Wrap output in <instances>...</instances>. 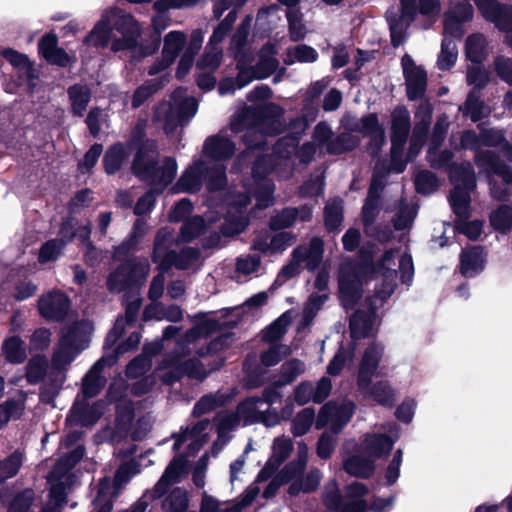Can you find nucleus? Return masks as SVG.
Returning a JSON list of instances; mask_svg holds the SVG:
<instances>
[{
    "instance_id": "1",
    "label": "nucleus",
    "mask_w": 512,
    "mask_h": 512,
    "mask_svg": "<svg viewBox=\"0 0 512 512\" xmlns=\"http://www.w3.org/2000/svg\"><path fill=\"white\" fill-rule=\"evenodd\" d=\"M280 123L274 117H262L257 109L245 108L237 113L230 124L234 133L244 132L243 140L247 150L241 153L234 163L232 170H239L242 163L256 158L252 168L251 183H244L242 191H230L225 198L226 215L221 224V231L226 236L241 233L248 224L246 207L250 203L249 194L256 198V207L263 209L273 204L274 185L266 177L275 171L279 177L287 178L294 167L293 156L301 162H309L317 151L315 143H305L297 149V139L287 136L278 141L272 155H262L260 146L264 144V136L276 134Z\"/></svg>"
},
{
    "instance_id": "2",
    "label": "nucleus",
    "mask_w": 512,
    "mask_h": 512,
    "mask_svg": "<svg viewBox=\"0 0 512 512\" xmlns=\"http://www.w3.org/2000/svg\"><path fill=\"white\" fill-rule=\"evenodd\" d=\"M398 251L389 250L384 253L376 266L367 263L369 256H361V263L345 261L338 274L339 298L346 309H352L363 293V285L370 275H374L377 283L375 294L370 300V311L355 312L350 319V331L353 339L373 336L379 325L375 310L388 299L396 287V255Z\"/></svg>"
},
{
    "instance_id": "3",
    "label": "nucleus",
    "mask_w": 512,
    "mask_h": 512,
    "mask_svg": "<svg viewBox=\"0 0 512 512\" xmlns=\"http://www.w3.org/2000/svg\"><path fill=\"white\" fill-rule=\"evenodd\" d=\"M219 323L207 318L197 324L181 338L171 354L166 355L158 365L155 375L164 383L171 384L183 375L203 380L207 376L204 366L199 362L198 356L217 353L229 344L230 337L221 336L204 346L201 341L216 331Z\"/></svg>"
},
{
    "instance_id": "4",
    "label": "nucleus",
    "mask_w": 512,
    "mask_h": 512,
    "mask_svg": "<svg viewBox=\"0 0 512 512\" xmlns=\"http://www.w3.org/2000/svg\"><path fill=\"white\" fill-rule=\"evenodd\" d=\"M141 35L139 22L130 14L117 7L103 10L100 19L83 40V46L106 48L111 41V50L120 52L133 50L135 53Z\"/></svg>"
},
{
    "instance_id": "5",
    "label": "nucleus",
    "mask_w": 512,
    "mask_h": 512,
    "mask_svg": "<svg viewBox=\"0 0 512 512\" xmlns=\"http://www.w3.org/2000/svg\"><path fill=\"white\" fill-rule=\"evenodd\" d=\"M454 189L450 194V204L458 220L455 229L471 240H476L482 233L483 223L479 220L466 221L469 215L470 191L476 185L475 174L470 163L452 166L449 171Z\"/></svg>"
},
{
    "instance_id": "6",
    "label": "nucleus",
    "mask_w": 512,
    "mask_h": 512,
    "mask_svg": "<svg viewBox=\"0 0 512 512\" xmlns=\"http://www.w3.org/2000/svg\"><path fill=\"white\" fill-rule=\"evenodd\" d=\"M92 331V323L88 320L75 322L63 330L61 338L54 348L51 360L52 368L57 371L54 385L56 390L65 381L63 372L82 351L88 348Z\"/></svg>"
},
{
    "instance_id": "7",
    "label": "nucleus",
    "mask_w": 512,
    "mask_h": 512,
    "mask_svg": "<svg viewBox=\"0 0 512 512\" xmlns=\"http://www.w3.org/2000/svg\"><path fill=\"white\" fill-rule=\"evenodd\" d=\"M277 48L275 44H265L259 53V59L256 65H253L254 57L251 53L247 58L239 57L238 74L235 78L227 77L223 79L218 86L221 96L234 93L253 80H260L269 77L278 68L279 62L275 55Z\"/></svg>"
},
{
    "instance_id": "8",
    "label": "nucleus",
    "mask_w": 512,
    "mask_h": 512,
    "mask_svg": "<svg viewBox=\"0 0 512 512\" xmlns=\"http://www.w3.org/2000/svg\"><path fill=\"white\" fill-rule=\"evenodd\" d=\"M155 155V143L147 141L137 152L133 171L141 180L149 182L155 191H162L175 178L178 165L172 157L156 162Z\"/></svg>"
},
{
    "instance_id": "9",
    "label": "nucleus",
    "mask_w": 512,
    "mask_h": 512,
    "mask_svg": "<svg viewBox=\"0 0 512 512\" xmlns=\"http://www.w3.org/2000/svg\"><path fill=\"white\" fill-rule=\"evenodd\" d=\"M401 15L396 16L391 12L387 14L391 32V41L394 46L403 43L410 24L421 15L428 22V26L437 21L442 10L441 0H399Z\"/></svg>"
},
{
    "instance_id": "10",
    "label": "nucleus",
    "mask_w": 512,
    "mask_h": 512,
    "mask_svg": "<svg viewBox=\"0 0 512 512\" xmlns=\"http://www.w3.org/2000/svg\"><path fill=\"white\" fill-rule=\"evenodd\" d=\"M226 168L224 165L207 163L204 159L194 160L182 173L172 193H194L201 189L204 181L210 191L221 189L226 183Z\"/></svg>"
},
{
    "instance_id": "11",
    "label": "nucleus",
    "mask_w": 512,
    "mask_h": 512,
    "mask_svg": "<svg viewBox=\"0 0 512 512\" xmlns=\"http://www.w3.org/2000/svg\"><path fill=\"white\" fill-rule=\"evenodd\" d=\"M84 448L77 446L70 454L61 458L51 471L48 481L51 485L49 501L42 512H60L66 501L67 488L73 484L71 469L83 457Z\"/></svg>"
},
{
    "instance_id": "12",
    "label": "nucleus",
    "mask_w": 512,
    "mask_h": 512,
    "mask_svg": "<svg viewBox=\"0 0 512 512\" xmlns=\"http://www.w3.org/2000/svg\"><path fill=\"white\" fill-rule=\"evenodd\" d=\"M198 103L187 91L178 88L174 91L171 101L160 103L154 113V120L162 124L167 134L178 126L189 122L197 113Z\"/></svg>"
},
{
    "instance_id": "13",
    "label": "nucleus",
    "mask_w": 512,
    "mask_h": 512,
    "mask_svg": "<svg viewBox=\"0 0 512 512\" xmlns=\"http://www.w3.org/2000/svg\"><path fill=\"white\" fill-rule=\"evenodd\" d=\"M368 490L359 482H354L346 489L345 498L342 499L338 484L335 480L329 481L323 492V501L333 512H363L369 507Z\"/></svg>"
},
{
    "instance_id": "14",
    "label": "nucleus",
    "mask_w": 512,
    "mask_h": 512,
    "mask_svg": "<svg viewBox=\"0 0 512 512\" xmlns=\"http://www.w3.org/2000/svg\"><path fill=\"white\" fill-rule=\"evenodd\" d=\"M173 240V235L167 229H161L155 239L154 261L159 263L162 270L172 266L178 269H187L193 266L199 258V250L195 248H185L180 254L167 250V244Z\"/></svg>"
},
{
    "instance_id": "15",
    "label": "nucleus",
    "mask_w": 512,
    "mask_h": 512,
    "mask_svg": "<svg viewBox=\"0 0 512 512\" xmlns=\"http://www.w3.org/2000/svg\"><path fill=\"white\" fill-rule=\"evenodd\" d=\"M461 148L475 152V163L484 173L499 174L506 182L512 181V169L504 164L498 156L491 151L482 150L481 134L474 131H465L461 136Z\"/></svg>"
},
{
    "instance_id": "16",
    "label": "nucleus",
    "mask_w": 512,
    "mask_h": 512,
    "mask_svg": "<svg viewBox=\"0 0 512 512\" xmlns=\"http://www.w3.org/2000/svg\"><path fill=\"white\" fill-rule=\"evenodd\" d=\"M391 118V162L388 171L401 173L406 168L402 154L410 131V113L405 107L399 106L393 110Z\"/></svg>"
},
{
    "instance_id": "17",
    "label": "nucleus",
    "mask_w": 512,
    "mask_h": 512,
    "mask_svg": "<svg viewBox=\"0 0 512 512\" xmlns=\"http://www.w3.org/2000/svg\"><path fill=\"white\" fill-rule=\"evenodd\" d=\"M149 269V262L146 258L129 259L110 273L107 279V287L111 292L125 291L131 286L144 281Z\"/></svg>"
},
{
    "instance_id": "18",
    "label": "nucleus",
    "mask_w": 512,
    "mask_h": 512,
    "mask_svg": "<svg viewBox=\"0 0 512 512\" xmlns=\"http://www.w3.org/2000/svg\"><path fill=\"white\" fill-rule=\"evenodd\" d=\"M355 405L351 401L328 402L319 411L316 428L327 427L333 434L339 433L351 420Z\"/></svg>"
},
{
    "instance_id": "19",
    "label": "nucleus",
    "mask_w": 512,
    "mask_h": 512,
    "mask_svg": "<svg viewBox=\"0 0 512 512\" xmlns=\"http://www.w3.org/2000/svg\"><path fill=\"white\" fill-rule=\"evenodd\" d=\"M382 429L383 431L368 433L363 438V449L373 461L387 455L400 437V429L395 423H389Z\"/></svg>"
},
{
    "instance_id": "20",
    "label": "nucleus",
    "mask_w": 512,
    "mask_h": 512,
    "mask_svg": "<svg viewBox=\"0 0 512 512\" xmlns=\"http://www.w3.org/2000/svg\"><path fill=\"white\" fill-rule=\"evenodd\" d=\"M401 67L405 81L407 98L411 101L422 98L426 92L428 84L426 70L421 65L416 64L409 54H405L402 57Z\"/></svg>"
},
{
    "instance_id": "21",
    "label": "nucleus",
    "mask_w": 512,
    "mask_h": 512,
    "mask_svg": "<svg viewBox=\"0 0 512 512\" xmlns=\"http://www.w3.org/2000/svg\"><path fill=\"white\" fill-rule=\"evenodd\" d=\"M105 408L106 403L103 400L90 405L85 399H77L66 418V423L70 428L92 426L104 414Z\"/></svg>"
},
{
    "instance_id": "22",
    "label": "nucleus",
    "mask_w": 512,
    "mask_h": 512,
    "mask_svg": "<svg viewBox=\"0 0 512 512\" xmlns=\"http://www.w3.org/2000/svg\"><path fill=\"white\" fill-rule=\"evenodd\" d=\"M385 348L380 342L370 343L362 353L357 371V385L367 386L370 378L380 375V363L384 357Z\"/></svg>"
},
{
    "instance_id": "23",
    "label": "nucleus",
    "mask_w": 512,
    "mask_h": 512,
    "mask_svg": "<svg viewBox=\"0 0 512 512\" xmlns=\"http://www.w3.org/2000/svg\"><path fill=\"white\" fill-rule=\"evenodd\" d=\"M474 10L466 0H451L449 8L444 14V32L450 33L454 38H461L464 34L463 23L472 20Z\"/></svg>"
},
{
    "instance_id": "24",
    "label": "nucleus",
    "mask_w": 512,
    "mask_h": 512,
    "mask_svg": "<svg viewBox=\"0 0 512 512\" xmlns=\"http://www.w3.org/2000/svg\"><path fill=\"white\" fill-rule=\"evenodd\" d=\"M209 428H211L210 422L208 420H202L192 429L188 427L182 429L179 434L174 435L175 443L173 449L178 451L183 445H187L188 455L194 454L207 442L209 438L207 430Z\"/></svg>"
},
{
    "instance_id": "25",
    "label": "nucleus",
    "mask_w": 512,
    "mask_h": 512,
    "mask_svg": "<svg viewBox=\"0 0 512 512\" xmlns=\"http://www.w3.org/2000/svg\"><path fill=\"white\" fill-rule=\"evenodd\" d=\"M235 152V144L224 133L208 137L202 149L207 163L221 165L219 162L230 158Z\"/></svg>"
},
{
    "instance_id": "26",
    "label": "nucleus",
    "mask_w": 512,
    "mask_h": 512,
    "mask_svg": "<svg viewBox=\"0 0 512 512\" xmlns=\"http://www.w3.org/2000/svg\"><path fill=\"white\" fill-rule=\"evenodd\" d=\"M482 16L494 23L498 29H508L512 26V6L501 4L496 0H473Z\"/></svg>"
},
{
    "instance_id": "27",
    "label": "nucleus",
    "mask_w": 512,
    "mask_h": 512,
    "mask_svg": "<svg viewBox=\"0 0 512 512\" xmlns=\"http://www.w3.org/2000/svg\"><path fill=\"white\" fill-rule=\"evenodd\" d=\"M292 440L285 436L276 437L272 443V454L263 469L259 472L257 480H267L279 466L290 456L293 451Z\"/></svg>"
},
{
    "instance_id": "28",
    "label": "nucleus",
    "mask_w": 512,
    "mask_h": 512,
    "mask_svg": "<svg viewBox=\"0 0 512 512\" xmlns=\"http://www.w3.org/2000/svg\"><path fill=\"white\" fill-rule=\"evenodd\" d=\"M187 473V460L186 456L180 455L175 457L173 461L168 465L165 472L163 473L160 480L156 483L153 489V497H162L168 490V488L180 482V480Z\"/></svg>"
},
{
    "instance_id": "29",
    "label": "nucleus",
    "mask_w": 512,
    "mask_h": 512,
    "mask_svg": "<svg viewBox=\"0 0 512 512\" xmlns=\"http://www.w3.org/2000/svg\"><path fill=\"white\" fill-rule=\"evenodd\" d=\"M242 424L239 414L236 411L222 410L213 419L218 437L214 442V449L220 450L230 439L231 432Z\"/></svg>"
},
{
    "instance_id": "30",
    "label": "nucleus",
    "mask_w": 512,
    "mask_h": 512,
    "mask_svg": "<svg viewBox=\"0 0 512 512\" xmlns=\"http://www.w3.org/2000/svg\"><path fill=\"white\" fill-rule=\"evenodd\" d=\"M69 309L68 297L59 291L49 292L39 300L41 315L49 320H61Z\"/></svg>"
},
{
    "instance_id": "31",
    "label": "nucleus",
    "mask_w": 512,
    "mask_h": 512,
    "mask_svg": "<svg viewBox=\"0 0 512 512\" xmlns=\"http://www.w3.org/2000/svg\"><path fill=\"white\" fill-rule=\"evenodd\" d=\"M357 388L364 397L379 405L391 407L395 402V391L387 380L373 383V378H370L367 386L357 385Z\"/></svg>"
},
{
    "instance_id": "32",
    "label": "nucleus",
    "mask_w": 512,
    "mask_h": 512,
    "mask_svg": "<svg viewBox=\"0 0 512 512\" xmlns=\"http://www.w3.org/2000/svg\"><path fill=\"white\" fill-rule=\"evenodd\" d=\"M358 130L370 136L368 152L372 156H376L385 143V132L379 125L377 116L375 114H369L363 117L358 124Z\"/></svg>"
},
{
    "instance_id": "33",
    "label": "nucleus",
    "mask_w": 512,
    "mask_h": 512,
    "mask_svg": "<svg viewBox=\"0 0 512 512\" xmlns=\"http://www.w3.org/2000/svg\"><path fill=\"white\" fill-rule=\"evenodd\" d=\"M253 21L252 15H247L233 34L229 51L232 53L236 62V68L239 67V57L247 58L251 53V49L247 44V39L250 33L251 24Z\"/></svg>"
},
{
    "instance_id": "34",
    "label": "nucleus",
    "mask_w": 512,
    "mask_h": 512,
    "mask_svg": "<svg viewBox=\"0 0 512 512\" xmlns=\"http://www.w3.org/2000/svg\"><path fill=\"white\" fill-rule=\"evenodd\" d=\"M485 253L481 247L475 246L462 251L460 256V272L464 277H474L483 271Z\"/></svg>"
},
{
    "instance_id": "35",
    "label": "nucleus",
    "mask_w": 512,
    "mask_h": 512,
    "mask_svg": "<svg viewBox=\"0 0 512 512\" xmlns=\"http://www.w3.org/2000/svg\"><path fill=\"white\" fill-rule=\"evenodd\" d=\"M292 256L304 263L308 270H315L322 261L323 242L319 238H313L308 245L294 249Z\"/></svg>"
},
{
    "instance_id": "36",
    "label": "nucleus",
    "mask_w": 512,
    "mask_h": 512,
    "mask_svg": "<svg viewBox=\"0 0 512 512\" xmlns=\"http://www.w3.org/2000/svg\"><path fill=\"white\" fill-rule=\"evenodd\" d=\"M39 51L52 64L65 67L72 62L71 57L62 48L57 46V38L54 35H46L41 39Z\"/></svg>"
},
{
    "instance_id": "37",
    "label": "nucleus",
    "mask_w": 512,
    "mask_h": 512,
    "mask_svg": "<svg viewBox=\"0 0 512 512\" xmlns=\"http://www.w3.org/2000/svg\"><path fill=\"white\" fill-rule=\"evenodd\" d=\"M105 366V360L99 359L86 373L82 383V393L84 398L96 396L105 384L102 371Z\"/></svg>"
},
{
    "instance_id": "38",
    "label": "nucleus",
    "mask_w": 512,
    "mask_h": 512,
    "mask_svg": "<svg viewBox=\"0 0 512 512\" xmlns=\"http://www.w3.org/2000/svg\"><path fill=\"white\" fill-rule=\"evenodd\" d=\"M0 56L6 59L17 71L20 77L31 80L35 77L33 64L28 56L12 48H0Z\"/></svg>"
},
{
    "instance_id": "39",
    "label": "nucleus",
    "mask_w": 512,
    "mask_h": 512,
    "mask_svg": "<svg viewBox=\"0 0 512 512\" xmlns=\"http://www.w3.org/2000/svg\"><path fill=\"white\" fill-rule=\"evenodd\" d=\"M162 348L160 342L150 343L144 346L143 354L132 360L127 366L128 377L137 378L143 375L151 367V356L157 354Z\"/></svg>"
},
{
    "instance_id": "40",
    "label": "nucleus",
    "mask_w": 512,
    "mask_h": 512,
    "mask_svg": "<svg viewBox=\"0 0 512 512\" xmlns=\"http://www.w3.org/2000/svg\"><path fill=\"white\" fill-rule=\"evenodd\" d=\"M321 478L322 474L318 469H312L306 475L302 472L299 476L286 480L290 483L289 494L296 496L299 493H310L317 489Z\"/></svg>"
},
{
    "instance_id": "41",
    "label": "nucleus",
    "mask_w": 512,
    "mask_h": 512,
    "mask_svg": "<svg viewBox=\"0 0 512 512\" xmlns=\"http://www.w3.org/2000/svg\"><path fill=\"white\" fill-rule=\"evenodd\" d=\"M237 412L243 425L257 423L264 410V401L259 397H248L237 406Z\"/></svg>"
},
{
    "instance_id": "42",
    "label": "nucleus",
    "mask_w": 512,
    "mask_h": 512,
    "mask_svg": "<svg viewBox=\"0 0 512 512\" xmlns=\"http://www.w3.org/2000/svg\"><path fill=\"white\" fill-rule=\"evenodd\" d=\"M460 38H454L452 34L445 33L443 31V40L441 43V51L437 59V67L440 70H449L456 63L458 57V49L456 40Z\"/></svg>"
},
{
    "instance_id": "43",
    "label": "nucleus",
    "mask_w": 512,
    "mask_h": 512,
    "mask_svg": "<svg viewBox=\"0 0 512 512\" xmlns=\"http://www.w3.org/2000/svg\"><path fill=\"white\" fill-rule=\"evenodd\" d=\"M379 168L376 167L368 197L362 209V218L365 226L371 224L376 216L379 193L381 190V181L379 179Z\"/></svg>"
},
{
    "instance_id": "44",
    "label": "nucleus",
    "mask_w": 512,
    "mask_h": 512,
    "mask_svg": "<svg viewBox=\"0 0 512 512\" xmlns=\"http://www.w3.org/2000/svg\"><path fill=\"white\" fill-rule=\"evenodd\" d=\"M465 54L469 61L480 64L488 55L487 40L484 35L475 33L467 37Z\"/></svg>"
},
{
    "instance_id": "45",
    "label": "nucleus",
    "mask_w": 512,
    "mask_h": 512,
    "mask_svg": "<svg viewBox=\"0 0 512 512\" xmlns=\"http://www.w3.org/2000/svg\"><path fill=\"white\" fill-rule=\"evenodd\" d=\"M185 47H187V35L183 31L173 30L163 38L162 54L167 56V59L175 61Z\"/></svg>"
},
{
    "instance_id": "46",
    "label": "nucleus",
    "mask_w": 512,
    "mask_h": 512,
    "mask_svg": "<svg viewBox=\"0 0 512 512\" xmlns=\"http://www.w3.org/2000/svg\"><path fill=\"white\" fill-rule=\"evenodd\" d=\"M318 59V52L311 46L306 44H299L287 48L283 62L286 65H293L295 63H314Z\"/></svg>"
},
{
    "instance_id": "47",
    "label": "nucleus",
    "mask_w": 512,
    "mask_h": 512,
    "mask_svg": "<svg viewBox=\"0 0 512 512\" xmlns=\"http://www.w3.org/2000/svg\"><path fill=\"white\" fill-rule=\"evenodd\" d=\"M232 398L233 394L224 392L205 395L195 404L193 408V415L201 416L209 413L218 407L226 405L232 400Z\"/></svg>"
},
{
    "instance_id": "48",
    "label": "nucleus",
    "mask_w": 512,
    "mask_h": 512,
    "mask_svg": "<svg viewBox=\"0 0 512 512\" xmlns=\"http://www.w3.org/2000/svg\"><path fill=\"white\" fill-rule=\"evenodd\" d=\"M308 454V446L303 441L299 442L296 458L281 470L282 480H291L304 472L308 462Z\"/></svg>"
},
{
    "instance_id": "49",
    "label": "nucleus",
    "mask_w": 512,
    "mask_h": 512,
    "mask_svg": "<svg viewBox=\"0 0 512 512\" xmlns=\"http://www.w3.org/2000/svg\"><path fill=\"white\" fill-rule=\"evenodd\" d=\"M343 468L350 475L368 477L374 471V461L369 456L364 458L355 454L344 459Z\"/></svg>"
},
{
    "instance_id": "50",
    "label": "nucleus",
    "mask_w": 512,
    "mask_h": 512,
    "mask_svg": "<svg viewBox=\"0 0 512 512\" xmlns=\"http://www.w3.org/2000/svg\"><path fill=\"white\" fill-rule=\"evenodd\" d=\"M131 152L130 146L122 144L113 145L104 156V166L108 174L115 173L122 165L123 161Z\"/></svg>"
},
{
    "instance_id": "51",
    "label": "nucleus",
    "mask_w": 512,
    "mask_h": 512,
    "mask_svg": "<svg viewBox=\"0 0 512 512\" xmlns=\"http://www.w3.org/2000/svg\"><path fill=\"white\" fill-rule=\"evenodd\" d=\"M306 370L305 363L299 359H290L285 361L280 368L278 386L291 384Z\"/></svg>"
},
{
    "instance_id": "52",
    "label": "nucleus",
    "mask_w": 512,
    "mask_h": 512,
    "mask_svg": "<svg viewBox=\"0 0 512 512\" xmlns=\"http://www.w3.org/2000/svg\"><path fill=\"white\" fill-rule=\"evenodd\" d=\"M223 58L222 48H215L206 44L202 56L196 63L197 69L207 72H215Z\"/></svg>"
},
{
    "instance_id": "53",
    "label": "nucleus",
    "mask_w": 512,
    "mask_h": 512,
    "mask_svg": "<svg viewBox=\"0 0 512 512\" xmlns=\"http://www.w3.org/2000/svg\"><path fill=\"white\" fill-rule=\"evenodd\" d=\"M140 308V302L134 301L127 305L126 313L124 318H118L115 322L113 329L108 334L107 340L112 343L116 342V340L123 333L126 325H131L137 316L138 310Z\"/></svg>"
},
{
    "instance_id": "54",
    "label": "nucleus",
    "mask_w": 512,
    "mask_h": 512,
    "mask_svg": "<svg viewBox=\"0 0 512 512\" xmlns=\"http://www.w3.org/2000/svg\"><path fill=\"white\" fill-rule=\"evenodd\" d=\"M314 422L316 423L314 409L310 407L304 408L293 418L291 433L295 437L303 436L310 430Z\"/></svg>"
},
{
    "instance_id": "55",
    "label": "nucleus",
    "mask_w": 512,
    "mask_h": 512,
    "mask_svg": "<svg viewBox=\"0 0 512 512\" xmlns=\"http://www.w3.org/2000/svg\"><path fill=\"white\" fill-rule=\"evenodd\" d=\"M2 351L6 360L10 363H22L27 357L24 342L16 336L7 339L3 343Z\"/></svg>"
},
{
    "instance_id": "56",
    "label": "nucleus",
    "mask_w": 512,
    "mask_h": 512,
    "mask_svg": "<svg viewBox=\"0 0 512 512\" xmlns=\"http://www.w3.org/2000/svg\"><path fill=\"white\" fill-rule=\"evenodd\" d=\"M280 9L277 5H271L258 11L256 24L264 32L272 31L281 21Z\"/></svg>"
},
{
    "instance_id": "57",
    "label": "nucleus",
    "mask_w": 512,
    "mask_h": 512,
    "mask_svg": "<svg viewBox=\"0 0 512 512\" xmlns=\"http://www.w3.org/2000/svg\"><path fill=\"white\" fill-rule=\"evenodd\" d=\"M237 19V10L230 11L226 17L218 24L214 29L212 35L209 38L207 45L221 48L220 44L226 38L228 32L231 30Z\"/></svg>"
},
{
    "instance_id": "58",
    "label": "nucleus",
    "mask_w": 512,
    "mask_h": 512,
    "mask_svg": "<svg viewBox=\"0 0 512 512\" xmlns=\"http://www.w3.org/2000/svg\"><path fill=\"white\" fill-rule=\"evenodd\" d=\"M343 202L339 198L330 200L324 211L325 225L328 230H336L342 223L343 220Z\"/></svg>"
},
{
    "instance_id": "59",
    "label": "nucleus",
    "mask_w": 512,
    "mask_h": 512,
    "mask_svg": "<svg viewBox=\"0 0 512 512\" xmlns=\"http://www.w3.org/2000/svg\"><path fill=\"white\" fill-rule=\"evenodd\" d=\"M261 268V258L258 255H242L236 261V277L238 281L241 277H248L258 273Z\"/></svg>"
},
{
    "instance_id": "60",
    "label": "nucleus",
    "mask_w": 512,
    "mask_h": 512,
    "mask_svg": "<svg viewBox=\"0 0 512 512\" xmlns=\"http://www.w3.org/2000/svg\"><path fill=\"white\" fill-rule=\"evenodd\" d=\"M288 31L291 41L298 42L307 35V28L303 22V15L297 10H289L286 13Z\"/></svg>"
},
{
    "instance_id": "61",
    "label": "nucleus",
    "mask_w": 512,
    "mask_h": 512,
    "mask_svg": "<svg viewBox=\"0 0 512 512\" xmlns=\"http://www.w3.org/2000/svg\"><path fill=\"white\" fill-rule=\"evenodd\" d=\"M68 93L74 113L81 116L90 101V90L85 85H74Z\"/></svg>"
},
{
    "instance_id": "62",
    "label": "nucleus",
    "mask_w": 512,
    "mask_h": 512,
    "mask_svg": "<svg viewBox=\"0 0 512 512\" xmlns=\"http://www.w3.org/2000/svg\"><path fill=\"white\" fill-rule=\"evenodd\" d=\"M464 113L469 115L471 120L476 122L488 115V109L480 100V95L476 91H471L464 104Z\"/></svg>"
},
{
    "instance_id": "63",
    "label": "nucleus",
    "mask_w": 512,
    "mask_h": 512,
    "mask_svg": "<svg viewBox=\"0 0 512 512\" xmlns=\"http://www.w3.org/2000/svg\"><path fill=\"white\" fill-rule=\"evenodd\" d=\"M488 177L489 186H490V194L491 196L499 201H504L508 199L511 195L512 191L510 185L512 184V180L506 182L504 178L499 174H491L485 173Z\"/></svg>"
},
{
    "instance_id": "64",
    "label": "nucleus",
    "mask_w": 512,
    "mask_h": 512,
    "mask_svg": "<svg viewBox=\"0 0 512 512\" xmlns=\"http://www.w3.org/2000/svg\"><path fill=\"white\" fill-rule=\"evenodd\" d=\"M491 225L501 231L509 230L512 227V208L502 205L490 217Z\"/></svg>"
}]
</instances>
